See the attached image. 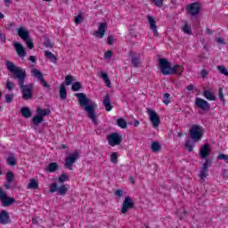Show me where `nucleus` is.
I'll list each match as a JSON object with an SVG mask.
<instances>
[{
	"mask_svg": "<svg viewBox=\"0 0 228 228\" xmlns=\"http://www.w3.org/2000/svg\"><path fill=\"white\" fill-rule=\"evenodd\" d=\"M66 181H69V175L68 174H62L59 177V183L61 184H63V183H66Z\"/></svg>",
	"mask_w": 228,
	"mask_h": 228,
	"instance_id": "obj_38",
	"label": "nucleus"
},
{
	"mask_svg": "<svg viewBox=\"0 0 228 228\" xmlns=\"http://www.w3.org/2000/svg\"><path fill=\"white\" fill-rule=\"evenodd\" d=\"M5 67L7 70L13 75V79H17L24 101L33 99V84L24 85V81H26V77L28 76L26 70L20 69V67L15 65V63L10 61L5 62Z\"/></svg>",
	"mask_w": 228,
	"mask_h": 228,
	"instance_id": "obj_1",
	"label": "nucleus"
},
{
	"mask_svg": "<svg viewBox=\"0 0 228 228\" xmlns=\"http://www.w3.org/2000/svg\"><path fill=\"white\" fill-rule=\"evenodd\" d=\"M59 94H60V98L62 101H65V99H67V87H65V85L63 84L61 85Z\"/></svg>",
	"mask_w": 228,
	"mask_h": 228,
	"instance_id": "obj_25",
	"label": "nucleus"
},
{
	"mask_svg": "<svg viewBox=\"0 0 228 228\" xmlns=\"http://www.w3.org/2000/svg\"><path fill=\"white\" fill-rule=\"evenodd\" d=\"M101 77L103 80V82L105 83L106 86L108 88H110L111 86V81L110 80V77H108V73L104 72V71H101Z\"/></svg>",
	"mask_w": 228,
	"mask_h": 228,
	"instance_id": "obj_24",
	"label": "nucleus"
},
{
	"mask_svg": "<svg viewBox=\"0 0 228 228\" xmlns=\"http://www.w3.org/2000/svg\"><path fill=\"white\" fill-rule=\"evenodd\" d=\"M21 115L22 117H25V118H31V110L28 107H22L21 110Z\"/></svg>",
	"mask_w": 228,
	"mask_h": 228,
	"instance_id": "obj_29",
	"label": "nucleus"
},
{
	"mask_svg": "<svg viewBox=\"0 0 228 228\" xmlns=\"http://www.w3.org/2000/svg\"><path fill=\"white\" fill-rule=\"evenodd\" d=\"M79 159V152L75 151L71 155L66 158L64 167L68 168V170H72V167L74 163H76Z\"/></svg>",
	"mask_w": 228,
	"mask_h": 228,
	"instance_id": "obj_6",
	"label": "nucleus"
},
{
	"mask_svg": "<svg viewBox=\"0 0 228 228\" xmlns=\"http://www.w3.org/2000/svg\"><path fill=\"white\" fill-rule=\"evenodd\" d=\"M117 126L121 127V129H126L127 127V121L124 118H120L117 120Z\"/></svg>",
	"mask_w": 228,
	"mask_h": 228,
	"instance_id": "obj_30",
	"label": "nucleus"
},
{
	"mask_svg": "<svg viewBox=\"0 0 228 228\" xmlns=\"http://www.w3.org/2000/svg\"><path fill=\"white\" fill-rule=\"evenodd\" d=\"M217 159H223L225 163H228V155L221 153L217 156Z\"/></svg>",
	"mask_w": 228,
	"mask_h": 228,
	"instance_id": "obj_46",
	"label": "nucleus"
},
{
	"mask_svg": "<svg viewBox=\"0 0 228 228\" xmlns=\"http://www.w3.org/2000/svg\"><path fill=\"white\" fill-rule=\"evenodd\" d=\"M129 56H131V62L134 67H140L142 55L138 53L130 52Z\"/></svg>",
	"mask_w": 228,
	"mask_h": 228,
	"instance_id": "obj_15",
	"label": "nucleus"
},
{
	"mask_svg": "<svg viewBox=\"0 0 228 228\" xmlns=\"http://www.w3.org/2000/svg\"><path fill=\"white\" fill-rule=\"evenodd\" d=\"M133 208H134V202H133V199L129 196L125 197V200L123 201V206L121 208V213L125 215L126 211L133 209Z\"/></svg>",
	"mask_w": 228,
	"mask_h": 228,
	"instance_id": "obj_11",
	"label": "nucleus"
},
{
	"mask_svg": "<svg viewBox=\"0 0 228 228\" xmlns=\"http://www.w3.org/2000/svg\"><path fill=\"white\" fill-rule=\"evenodd\" d=\"M106 23H100L98 30L94 33V36L97 38H104V34L106 33V28H107Z\"/></svg>",
	"mask_w": 228,
	"mask_h": 228,
	"instance_id": "obj_17",
	"label": "nucleus"
},
{
	"mask_svg": "<svg viewBox=\"0 0 228 228\" xmlns=\"http://www.w3.org/2000/svg\"><path fill=\"white\" fill-rule=\"evenodd\" d=\"M163 99L164 104H166V106H168V104H170V94L165 93L163 95Z\"/></svg>",
	"mask_w": 228,
	"mask_h": 228,
	"instance_id": "obj_40",
	"label": "nucleus"
},
{
	"mask_svg": "<svg viewBox=\"0 0 228 228\" xmlns=\"http://www.w3.org/2000/svg\"><path fill=\"white\" fill-rule=\"evenodd\" d=\"M72 76H66V85L67 86H70V85H72Z\"/></svg>",
	"mask_w": 228,
	"mask_h": 228,
	"instance_id": "obj_50",
	"label": "nucleus"
},
{
	"mask_svg": "<svg viewBox=\"0 0 228 228\" xmlns=\"http://www.w3.org/2000/svg\"><path fill=\"white\" fill-rule=\"evenodd\" d=\"M147 19L150 24V28L151 31H153L154 36L158 37V27L156 26V20L151 15H148Z\"/></svg>",
	"mask_w": 228,
	"mask_h": 228,
	"instance_id": "obj_18",
	"label": "nucleus"
},
{
	"mask_svg": "<svg viewBox=\"0 0 228 228\" xmlns=\"http://www.w3.org/2000/svg\"><path fill=\"white\" fill-rule=\"evenodd\" d=\"M7 165H10V167H15V165H17V159L13 156H9L7 158Z\"/></svg>",
	"mask_w": 228,
	"mask_h": 228,
	"instance_id": "obj_33",
	"label": "nucleus"
},
{
	"mask_svg": "<svg viewBox=\"0 0 228 228\" xmlns=\"http://www.w3.org/2000/svg\"><path fill=\"white\" fill-rule=\"evenodd\" d=\"M103 106L105 107L106 111H111V110H113L111 101L110 100V94L103 97Z\"/></svg>",
	"mask_w": 228,
	"mask_h": 228,
	"instance_id": "obj_21",
	"label": "nucleus"
},
{
	"mask_svg": "<svg viewBox=\"0 0 228 228\" xmlns=\"http://www.w3.org/2000/svg\"><path fill=\"white\" fill-rule=\"evenodd\" d=\"M206 76H208V71L206 69H202L201 70V77H206Z\"/></svg>",
	"mask_w": 228,
	"mask_h": 228,
	"instance_id": "obj_57",
	"label": "nucleus"
},
{
	"mask_svg": "<svg viewBox=\"0 0 228 228\" xmlns=\"http://www.w3.org/2000/svg\"><path fill=\"white\" fill-rule=\"evenodd\" d=\"M151 151L152 152H159L161 151V144L158 142H153L151 143Z\"/></svg>",
	"mask_w": 228,
	"mask_h": 228,
	"instance_id": "obj_32",
	"label": "nucleus"
},
{
	"mask_svg": "<svg viewBox=\"0 0 228 228\" xmlns=\"http://www.w3.org/2000/svg\"><path fill=\"white\" fill-rule=\"evenodd\" d=\"M193 88H195V86H193L192 84H191L187 86V90H189V92H191V90H193Z\"/></svg>",
	"mask_w": 228,
	"mask_h": 228,
	"instance_id": "obj_59",
	"label": "nucleus"
},
{
	"mask_svg": "<svg viewBox=\"0 0 228 228\" xmlns=\"http://www.w3.org/2000/svg\"><path fill=\"white\" fill-rule=\"evenodd\" d=\"M151 1H152V3H154L155 6L161 8V6H163V2L165 0H151Z\"/></svg>",
	"mask_w": 228,
	"mask_h": 228,
	"instance_id": "obj_48",
	"label": "nucleus"
},
{
	"mask_svg": "<svg viewBox=\"0 0 228 228\" xmlns=\"http://www.w3.org/2000/svg\"><path fill=\"white\" fill-rule=\"evenodd\" d=\"M45 56H46V58H48V60H50V61L53 63H56V61H58V58H56L55 55L49 51H45Z\"/></svg>",
	"mask_w": 228,
	"mask_h": 228,
	"instance_id": "obj_28",
	"label": "nucleus"
},
{
	"mask_svg": "<svg viewBox=\"0 0 228 228\" xmlns=\"http://www.w3.org/2000/svg\"><path fill=\"white\" fill-rule=\"evenodd\" d=\"M76 97L78 99V104L86 111L88 118L93 120V124H97V118H95V103L90 100L86 94L77 93Z\"/></svg>",
	"mask_w": 228,
	"mask_h": 228,
	"instance_id": "obj_2",
	"label": "nucleus"
},
{
	"mask_svg": "<svg viewBox=\"0 0 228 228\" xmlns=\"http://www.w3.org/2000/svg\"><path fill=\"white\" fill-rule=\"evenodd\" d=\"M211 159H207L203 164V167L200 172V177L201 181H206V177H208V172H209V167L211 166Z\"/></svg>",
	"mask_w": 228,
	"mask_h": 228,
	"instance_id": "obj_13",
	"label": "nucleus"
},
{
	"mask_svg": "<svg viewBox=\"0 0 228 228\" xmlns=\"http://www.w3.org/2000/svg\"><path fill=\"white\" fill-rule=\"evenodd\" d=\"M14 48L20 58L26 56V50H24V46L20 43H14Z\"/></svg>",
	"mask_w": 228,
	"mask_h": 228,
	"instance_id": "obj_19",
	"label": "nucleus"
},
{
	"mask_svg": "<svg viewBox=\"0 0 228 228\" xmlns=\"http://www.w3.org/2000/svg\"><path fill=\"white\" fill-rule=\"evenodd\" d=\"M83 88V86L80 84V82H75L72 84L71 90L73 92H79Z\"/></svg>",
	"mask_w": 228,
	"mask_h": 228,
	"instance_id": "obj_35",
	"label": "nucleus"
},
{
	"mask_svg": "<svg viewBox=\"0 0 228 228\" xmlns=\"http://www.w3.org/2000/svg\"><path fill=\"white\" fill-rule=\"evenodd\" d=\"M147 113L150 117V121L151 122L153 127H159V124H161V120L159 119V116L156 111L152 109H148Z\"/></svg>",
	"mask_w": 228,
	"mask_h": 228,
	"instance_id": "obj_8",
	"label": "nucleus"
},
{
	"mask_svg": "<svg viewBox=\"0 0 228 228\" xmlns=\"http://www.w3.org/2000/svg\"><path fill=\"white\" fill-rule=\"evenodd\" d=\"M134 127H138V126H140V121L135 120V121L134 122Z\"/></svg>",
	"mask_w": 228,
	"mask_h": 228,
	"instance_id": "obj_61",
	"label": "nucleus"
},
{
	"mask_svg": "<svg viewBox=\"0 0 228 228\" xmlns=\"http://www.w3.org/2000/svg\"><path fill=\"white\" fill-rule=\"evenodd\" d=\"M113 42H114L113 36H109L108 38H107V44L109 45H113Z\"/></svg>",
	"mask_w": 228,
	"mask_h": 228,
	"instance_id": "obj_52",
	"label": "nucleus"
},
{
	"mask_svg": "<svg viewBox=\"0 0 228 228\" xmlns=\"http://www.w3.org/2000/svg\"><path fill=\"white\" fill-rule=\"evenodd\" d=\"M217 70H219L220 74H223L224 76H228V70L225 69V66H217Z\"/></svg>",
	"mask_w": 228,
	"mask_h": 228,
	"instance_id": "obj_37",
	"label": "nucleus"
},
{
	"mask_svg": "<svg viewBox=\"0 0 228 228\" xmlns=\"http://www.w3.org/2000/svg\"><path fill=\"white\" fill-rule=\"evenodd\" d=\"M29 61H32L33 63H37V57L31 55V56L29 57Z\"/></svg>",
	"mask_w": 228,
	"mask_h": 228,
	"instance_id": "obj_56",
	"label": "nucleus"
},
{
	"mask_svg": "<svg viewBox=\"0 0 228 228\" xmlns=\"http://www.w3.org/2000/svg\"><path fill=\"white\" fill-rule=\"evenodd\" d=\"M206 33H207V35H213L214 31L211 30V28H207Z\"/></svg>",
	"mask_w": 228,
	"mask_h": 228,
	"instance_id": "obj_60",
	"label": "nucleus"
},
{
	"mask_svg": "<svg viewBox=\"0 0 228 228\" xmlns=\"http://www.w3.org/2000/svg\"><path fill=\"white\" fill-rule=\"evenodd\" d=\"M110 161L111 163H114L115 165H117L118 163V153L112 152L110 154Z\"/></svg>",
	"mask_w": 228,
	"mask_h": 228,
	"instance_id": "obj_36",
	"label": "nucleus"
},
{
	"mask_svg": "<svg viewBox=\"0 0 228 228\" xmlns=\"http://www.w3.org/2000/svg\"><path fill=\"white\" fill-rule=\"evenodd\" d=\"M216 42H217V44H224V38H222V37H217V38L216 39Z\"/></svg>",
	"mask_w": 228,
	"mask_h": 228,
	"instance_id": "obj_58",
	"label": "nucleus"
},
{
	"mask_svg": "<svg viewBox=\"0 0 228 228\" xmlns=\"http://www.w3.org/2000/svg\"><path fill=\"white\" fill-rule=\"evenodd\" d=\"M38 180L32 178L29 180L28 184L27 185L28 190H37L38 188Z\"/></svg>",
	"mask_w": 228,
	"mask_h": 228,
	"instance_id": "obj_23",
	"label": "nucleus"
},
{
	"mask_svg": "<svg viewBox=\"0 0 228 228\" xmlns=\"http://www.w3.org/2000/svg\"><path fill=\"white\" fill-rule=\"evenodd\" d=\"M107 140L110 147H115V145L122 143V135H119L118 133H113L107 137Z\"/></svg>",
	"mask_w": 228,
	"mask_h": 228,
	"instance_id": "obj_7",
	"label": "nucleus"
},
{
	"mask_svg": "<svg viewBox=\"0 0 228 228\" xmlns=\"http://www.w3.org/2000/svg\"><path fill=\"white\" fill-rule=\"evenodd\" d=\"M189 134L194 142H200L204 136V128L200 125H192Z\"/></svg>",
	"mask_w": 228,
	"mask_h": 228,
	"instance_id": "obj_4",
	"label": "nucleus"
},
{
	"mask_svg": "<svg viewBox=\"0 0 228 228\" xmlns=\"http://www.w3.org/2000/svg\"><path fill=\"white\" fill-rule=\"evenodd\" d=\"M195 104L197 108H200V110H202L203 111H209V110H211V105L209 102L202 98L197 97L195 100Z\"/></svg>",
	"mask_w": 228,
	"mask_h": 228,
	"instance_id": "obj_12",
	"label": "nucleus"
},
{
	"mask_svg": "<svg viewBox=\"0 0 228 228\" xmlns=\"http://www.w3.org/2000/svg\"><path fill=\"white\" fill-rule=\"evenodd\" d=\"M15 179V175L12 172H7L6 174V181L7 183H12V181Z\"/></svg>",
	"mask_w": 228,
	"mask_h": 228,
	"instance_id": "obj_42",
	"label": "nucleus"
},
{
	"mask_svg": "<svg viewBox=\"0 0 228 228\" xmlns=\"http://www.w3.org/2000/svg\"><path fill=\"white\" fill-rule=\"evenodd\" d=\"M129 181L131 182L132 184H134V177L129 176Z\"/></svg>",
	"mask_w": 228,
	"mask_h": 228,
	"instance_id": "obj_62",
	"label": "nucleus"
},
{
	"mask_svg": "<svg viewBox=\"0 0 228 228\" xmlns=\"http://www.w3.org/2000/svg\"><path fill=\"white\" fill-rule=\"evenodd\" d=\"M195 147V144H191V141H187L185 142V149L189 151V152H193V148Z\"/></svg>",
	"mask_w": 228,
	"mask_h": 228,
	"instance_id": "obj_41",
	"label": "nucleus"
},
{
	"mask_svg": "<svg viewBox=\"0 0 228 228\" xmlns=\"http://www.w3.org/2000/svg\"><path fill=\"white\" fill-rule=\"evenodd\" d=\"M44 45H45V47H48L49 49H53V43H51V41H49V39H46L45 41Z\"/></svg>",
	"mask_w": 228,
	"mask_h": 228,
	"instance_id": "obj_51",
	"label": "nucleus"
},
{
	"mask_svg": "<svg viewBox=\"0 0 228 228\" xmlns=\"http://www.w3.org/2000/svg\"><path fill=\"white\" fill-rule=\"evenodd\" d=\"M203 95H204L205 98L208 99V101H216V96H215L213 92H211L209 90H205L203 92Z\"/></svg>",
	"mask_w": 228,
	"mask_h": 228,
	"instance_id": "obj_26",
	"label": "nucleus"
},
{
	"mask_svg": "<svg viewBox=\"0 0 228 228\" xmlns=\"http://www.w3.org/2000/svg\"><path fill=\"white\" fill-rule=\"evenodd\" d=\"M18 35L22 40H28L29 38V31L24 29V28H18Z\"/></svg>",
	"mask_w": 228,
	"mask_h": 228,
	"instance_id": "obj_22",
	"label": "nucleus"
},
{
	"mask_svg": "<svg viewBox=\"0 0 228 228\" xmlns=\"http://www.w3.org/2000/svg\"><path fill=\"white\" fill-rule=\"evenodd\" d=\"M183 31L187 35H191V27H190L188 23H185V25L183 27Z\"/></svg>",
	"mask_w": 228,
	"mask_h": 228,
	"instance_id": "obj_43",
	"label": "nucleus"
},
{
	"mask_svg": "<svg viewBox=\"0 0 228 228\" xmlns=\"http://www.w3.org/2000/svg\"><path fill=\"white\" fill-rule=\"evenodd\" d=\"M4 186H5L6 190H10V183L5 184Z\"/></svg>",
	"mask_w": 228,
	"mask_h": 228,
	"instance_id": "obj_64",
	"label": "nucleus"
},
{
	"mask_svg": "<svg viewBox=\"0 0 228 228\" xmlns=\"http://www.w3.org/2000/svg\"><path fill=\"white\" fill-rule=\"evenodd\" d=\"M159 63L163 76H169L174 74H179L181 76V74L184 72V67L181 65H175L172 67L167 59H159Z\"/></svg>",
	"mask_w": 228,
	"mask_h": 228,
	"instance_id": "obj_3",
	"label": "nucleus"
},
{
	"mask_svg": "<svg viewBox=\"0 0 228 228\" xmlns=\"http://www.w3.org/2000/svg\"><path fill=\"white\" fill-rule=\"evenodd\" d=\"M105 58H107V60H109L110 58H111V56H113V52L112 51H107L105 53Z\"/></svg>",
	"mask_w": 228,
	"mask_h": 228,
	"instance_id": "obj_54",
	"label": "nucleus"
},
{
	"mask_svg": "<svg viewBox=\"0 0 228 228\" xmlns=\"http://www.w3.org/2000/svg\"><path fill=\"white\" fill-rule=\"evenodd\" d=\"M0 200H2V204L4 208H8V206H12V204L15 203V200L13 198H8L6 192L4 191L0 187Z\"/></svg>",
	"mask_w": 228,
	"mask_h": 228,
	"instance_id": "obj_9",
	"label": "nucleus"
},
{
	"mask_svg": "<svg viewBox=\"0 0 228 228\" xmlns=\"http://www.w3.org/2000/svg\"><path fill=\"white\" fill-rule=\"evenodd\" d=\"M218 95H219V99H220V101H222L223 104H225V97L224 96V88L219 87Z\"/></svg>",
	"mask_w": 228,
	"mask_h": 228,
	"instance_id": "obj_39",
	"label": "nucleus"
},
{
	"mask_svg": "<svg viewBox=\"0 0 228 228\" xmlns=\"http://www.w3.org/2000/svg\"><path fill=\"white\" fill-rule=\"evenodd\" d=\"M32 223H33V224H38V221H37L36 218H32Z\"/></svg>",
	"mask_w": 228,
	"mask_h": 228,
	"instance_id": "obj_63",
	"label": "nucleus"
},
{
	"mask_svg": "<svg viewBox=\"0 0 228 228\" xmlns=\"http://www.w3.org/2000/svg\"><path fill=\"white\" fill-rule=\"evenodd\" d=\"M186 10L189 15H191V17H195V15H199V13H200V4H191L186 7Z\"/></svg>",
	"mask_w": 228,
	"mask_h": 228,
	"instance_id": "obj_10",
	"label": "nucleus"
},
{
	"mask_svg": "<svg viewBox=\"0 0 228 228\" xmlns=\"http://www.w3.org/2000/svg\"><path fill=\"white\" fill-rule=\"evenodd\" d=\"M13 26H15V22H10L5 26V29L7 31H10V29H12V28H13Z\"/></svg>",
	"mask_w": 228,
	"mask_h": 228,
	"instance_id": "obj_53",
	"label": "nucleus"
},
{
	"mask_svg": "<svg viewBox=\"0 0 228 228\" xmlns=\"http://www.w3.org/2000/svg\"><path fill=\"white\" fill-rule=\"evenodd\" d=\"M115 195L117 197H122L124 195V191H122V190H118L116 191Z\"/></svg>",
	"mask_w": 228,
	"mask_h": 228,
	"instance_id": "obj_55",
	"label": "nucleus"
},
{
	"mask_svg": "<svg viewBox=\"0 0 228 228\" xmlns=\"http://www.w3.org/2000/svg\"><path fill=\"white\" fill-rule=\"evenodd\" d=\"M37 116L41 117V118H44V117H47L49 113H51V110L48 109H42V108H37Z\"/></svg>",
	"mask_w": 228,
	"mask_h": 228,
	"instance_id": "obj_27",
	"label": "nucleus"
},
{
	"mask_svg": "<svg viewBox=\"0 0 228 228\" xmlns=\"http://www.w3.org/2000/svg\"><path fill=\"white\" fill-rule=\"evenodd\" d=\"M32 74L35 77H37V79L40 81L41 85L45 88H49V84H47V82H45V79L44 78V75H42V72H40V70L33 69Z\"/></svg>",
	"mask_w": 228,
	"mask_h": 228,
	"instance_id": "obj_16",
	"label": "nucleus"
},
{
	"mask_svg": "<svg viewBox=\"0 0 228 228\" xmlns=\"http://www.w3.org/2000/svg\"><path fill=\"white\" fill-rule=\"evenodd\" d=\"M56 191L58 195L65 196L69 191V185H61L58 187L56 183L50 184V193H54Z\"/></svg>",
	"mask_w": 228,
	"mask_h": 228,
	"instance_id": "obj_5",
	"label": "nucleus"
},
{
	"mask_svg": "<svg viewBox=\"0 0 228 228\" xmlns=\"http://www.w3.org/2000/svg\"><path fill=\"white\" fill-rule=\"evenodd\" d=\"M5 102L10 104V102H13V94H7L4 95Z\"/></svg>",
	"mask_w": 228,
	"mask_h": 228,
	"instance_id": "obj_45",
	"label": "nucleus"
},
{
	"mask_svg": "<svg viewBox=\"0 0 228 228\" xmlns=\"http://www.w3.org/2000/svg\"><path fill=\"white\" fill-rule=\"evenodd\" d=\"M14 86H15V84H13V82L7 80L5 88H7V90H9V92H12V90H13Z\"/></svg>",
	"mask_w": 228,
	"mask_h": 228,
	"instance_id": "obj_44",
	"label": "nucleus"
},
{
	"mask_svg": "<svg viewBox=\"0 0 228 228\" xmlns=\"http://www.w3.org/2000/svg\"><path fill=\"white\" fill-rule=\"evenodd\" d=\"M24 42H26L28 49H33V47H35V45H33V41H31V39L28 38L27 40H24Z\"/></svg>",
	"mask_w": 228,
	"mask_h": 228,
	"instance_id": "obj_47",
	"label": "nucleus"
},
{
	"mask_svg": "<svg viewBox=\"0 0 228 228\" xmlns=\"http://www.w3.org/2000/svg\"><path fill=\"white\" fill-rule=\"evenodd\" d=\"M42 122H44V118L38 116V114L34 116L32 118V123L34 126H38L39 124H42Z\"/></svg>",
	"mask_w": 228,
	"mask_h": 228,
	"instance_id": "obj_31",
	"label": "nucleus"
},
{
	"mask_svg": "<svg viewBox=\"0 0 228 228\" xmlns=\"http://www.w3.org/2000/svg\"><path fill=\"white\" fill-rule=\"evenodd\" d=\"M81 22H83V15L78 14L75 17V24H81Z\"/></svg>",
	"mask_w": 228,
	"mask_h": 228,
	"instance_id": "obj_49",
	"label": "nucleus"
},
{
	"mask_svg": "<svg viewBox=\"0 0 228 228\" xmlns=\"http://www.w3.org/2000/svg\"><path fill=\"white\" fill-rule=\"evenodd\" d=\"M0 224L3 225H6V224H10V215L5 210H2L0 212Z\"/></svg>",
	"mask_w": 228,
	"mask_h": 228,
	"instance_id": "obj_20",
	"label": "nucleus"
},
{
	"mask_svg": "<svg viewBox=\"0 0 228 228\" xmlns=\"http://www.w3.org/2000/svg\"><path fill=\"white\" fill-rule=\"evenodd\" d=\"M58 163L52 162L48 165L47 170L50 172H56V170H58Z\"/></svg>",
	"mask_w": 228,
	"mask_h": 228,
	"instance_id": "obj_34",
	"label": "nucleus"
},
{
	"mask_svg": "<svg viewBox=\"0 0 228 228\" xmlns=\"http://www.w3.org/2000/svg\"><path fill=\"white\" fill-rule=\"evenodd\" d=\"M209 154H211V146L209 144L206 143L200 147V158H201L202 159H206V158H208Z\"/></svg>",
	"mask_w": 228,
	"mask_h": 228,
	"instance_id": "obj_14",
	"label": "nucleus"
}]
</instances>
